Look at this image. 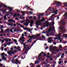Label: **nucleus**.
I'll return each instance as SVG.
<instances>
[{"label":"nucleus","mask_w":67,"mask_h":67,"mask_svg":"<svg viewBox=\"0 0 67 67\" xmlns=\"http://www.w3.org/2000/svg\"><path fill=\"white\" fill-rule=\"evenodd\" d=\"M53 44H52L51 46H50V47L49 48V49L50 51H51V52H52V51H53V49H52L51 48H53Z\"/></svg>","instance_id":"9b49d317"},{"label":"nucleus","mask_w":67,"mask_h":67,"mask_svg":"<svg viewBox=\"0 0 67 67\" xmlns=\"http://www.w3.org/2000/svg\"><path fill=\"white\" fill-rule=\"evenodd\" d=\"M49 64H48L46 66V67H49Z\"/></svg>","instance_id":"49530a36"},{"label":"nucleus","mask_w":67,"mask_h":67,"mask_svg":"<svg viewBox=\"0 0 67 67\" xmlns=\"http://www.w3.org/2000/svg\"><path fill=\"white\" fill-rule=\"evenodd\" d=\"M52 42H53V40H48V43H51Z\"/></svg>","instance_id":"aec40b11"},{"label":"nucleus","mask_w":67,"mask_h":67,"mask_svg":"<svg viewBox=\"0 0 67 67\" xmlns=\"http://www.w3.org/2000/svg\"><path fill=\"white\" fill-rule=\"evenodd\" d=\"M59 61L58 62V63L59 64H62V63H63V61Z\"/></svg>","instance_id":"393cba45"},{"label":"nucleus","mask_w":67,"mask_h":67,"mask_svg":"<svg viewBox=\"0 0 67 67\" xmlns=\"http://www.w3.org/2000/svg\"><path fill=\"white\" fill-rule=\"evenodd\" d=\"M42 38H44V39H45V36H44L43 35H42Z\"/></svg>","instance_id":"09e8293b"},{"label":"nucleus","mask_w":67,"mask_h":67,"mask_svg":"<svg viewBox=\"0 0 67 67\" xmlns=\"http://www.w3.org/2000/svg\"><path fill=\"white\" fill-rule=\"evenodd\" d=\"M21 27L22 28H24V26H23V25H20L19 27Z\"/></svg>","instance_id":"ea45409f"},{"label":"nucleus","mask_w":67,"mask_h":67,"mask_svg":"<svg viewBox=\"0 0 67 67\" xmlns=\"http://www.w3.org/2000/svg\"><path fill=\"white\" fill-rule=\"evenodd\" d=\"M42 52L40 54H39L38 56V60L39 61L42 60V58H41V57H40V56H41L42 55Z\"/></svg>","instance_id":"20e7f679"},{"label":"nucleus","mask_w":67,"mask_h":67,"mask_svg":"<svg viewBox=\"0 0 67 67\" xmlns=\"http://www.w3.org/2000/svg\"><path fill=\"white\" fill-rule=\"evenodd\" d=\"M17 32H19V31H20V30H19V28L17 29Z\"/></svg>","instance_id":"e2e57ef3"},{"label":"nucleus","mask_w":67,"mask_h":67,"mask_svg":"<svg viewBox=\"0 0 67 67\" xmlns=\"http://www.w3.org/2000/svg\"><path fill=\"white\" fill-rule=\"evenodd\" d=\"M53 5H54V4H57L58 5H62V4L59 2L55 3V2H54V3H53Z\"/></svg>","instance_id":"f8f14e48"},{"label":"nucleus","mask_w":67,"mask_h":67,"mask_svg":"<svg viewBox=\"0 0 67 67\" xmlns=\"http://www.w3.org/2000/svg\"><path fill=\"white\" fill-rule=\"evenodd\" d=\"M14 27H15L16 26V24H14Z\"/></svg>","instance_id":"bf43d9fd"},{"label":"nucleus","mask_w":67,"mask_h":67,"mask_svg":"<svg viewBox=\"0 0 67 67\" xmlns=\"http://www.w3.org/2000/svg\"><path fill=\"white\" fill-rule=\"evenodd\" d=\"M59 61H61V60L62 61V62H63V60L62 59V58L59 59Z\"/></svg>","instance_id":"de8ad7c7"},{"label":"nucleus","mask_w":67,"mask_h":67,"mask_svg":"<svg viewBox=\"0 0 67 67\" xmlns=\"http://www.w3.org/2000/svg\"><path fill=\"white\" fill-rule=\"evenodd\" d=\"M34 35H32L31 36H29V37L30 38H34V39H35V38L34 37Z\"/></svg>","instance_id":"b1692460"},{"label":"nucleus","mask_w":67,"mask_h":67,"mask_svg":"<svg viewBox=\"0 0 67 67\" xmlns=\"http://www.w3.org/2000/svg\"><path fill=\"white\" fill-rule=\"evenodd\" d=\"M16 24L18 25H21V24H19L18 23H16Z\"/></svg>","instance_id":"603ef678"},{"label":"nucleus","mask_w":67,"mask_h":67,"mask_svg":"<svg viewBox=\"0 0 67 67\" xmlns=\"http://www.w3.org/2000/svg\"><path fill=\"white\" fill-rule=\"evenodd\" d=\"M30 66H32L31 67H34V64H33L31 63L30 64Z\"/></svg>","instance_id":"4be33fe9"},{"label":"nucleus","mask_w":67,"mask_h":67,"mask_svg":"<svg viewBox=\"0 0 67 67\" xmlns=\"http://www.w3.org/2000/svg\"><path fill=\"white\" fill-rule=\"evenodd\" d=\"M8 21L9 22H13L14 23H15V21L12 19L8 20Z\"/></svg>","instance_id":"9d476101"},{"label":"nucleus","mask_w":67,"mask_h":67,"mask_svg":"<svg viewBox=\"0 0 67 67\" xmlns=\"http://www.w3.org/2000/svg\"><path fill=\"white\" fill-rule=\"evenodd\" d=\"M53 9H54L52 8H48V9L46 11V14L44 16L47 15V16L48 15H50L51 13L48 14V13H47V12H48V11H52V10H53Z\"/></svg>","instance_id":"f03ea898"},{"label":"nucleus","mask_w":67,"mask_h":67,"mask_svg":"<svg viewBox=\"0 0 67 67\" xmlns=\"http://www.w3.org/2000/svg\"><path fill=\"white\" fill-rule=\"evenodd\" d=\"M38 63H40V62L36 60V61L35 62V64H38Z\"/></svg>","instance_id":"5701e85b"},{"label":"nucleus","mask_w":67,"mask_h":67,"mask_svg":"<svg viewBox=\"0 0 67 67\" xmlns=\"http://www.w3.org/2000/svg\"><path fill=\"white\" fill-rule=\"evenodd\" d=\"M65 5V7H67V2H65L63 3Z\"/></svg>","instance_id":"cd10ccee"},{"label":"nucleus","mask_w":67,"mask_h":67,"mask_svg":"<svg viewBox=\"0 0 67 67\" xmlns=\"http://www.w3.org/2000/svg\"><path fill=\"white\" fill-rule=\"evenodd\" d=\"M8 8H9V11H12L13 9L12 8L8 7Z\"/></svg>","instance_id":"2eb2a0df"},{"label":"nucleus","mask_w":67,"mask_h":67,"mask_svg":"<svg viewBox=\"0 0 67 67\" xmlns=\"http://www.w3.org/2000/svg\"><path fill=\"white\" fill-rule=\"evenodd\" d=\"M7 45H8L9 46V45H10L11 44L10 43V42H8V43H7Z\"/></svg>","instance_id":"37998d69"},{"label":"nucleus","mask_w":67,"mask_h":67,"mask_svg":"<svg viewBox=\"0 0 67 67\" xmlns=\"http://www.w3.org/2000/svg\"><path fill=\"white\" fill-rule=\"evenodd\" d=\"M48 59H49V58H47L46 60L43 63V64H44V65H46V64H47L48 63Z\"/></svg>","instance_id":"6e6552de"},{"label":"nucleus","mask_w":67,"mask_h":67,"mask_svg":"<svg viewBox=\"0 0 67 67\" xmlns=\"http://www.w3.org/2000/svg\"><path fill=\"white\" fill-rule=\"evenodd\" d=\"M17 15H18V14L14 13V15L13 16V17H16L17 16Z\"/></svg>","instance_id":"a878e982"},{"label":"nucleus","mask_w":67,"mask_h":67,"mask_svg":"<svg viewBox=\"0 0 67 67\" xmlns=\"http://www.w3.org/2000/svg\"><path fill=\"white\" fill-rule=\"evenodd\" d=\"M60 30H62V32H64V30H63L64 29V27L60 28Z\"/></svg>","instance_id":"c85d7f7f"},{"label":"nucleus","mask_w":67,"mask_h":67,"mask_svg":"<svg viewBox=\"0 0 67 67\" xmlns=\"http://www.w3.org/2000/svg\"><path fill=\"white\" fill-rule=\"evenodd\" d=\"M52 67H55V64H54L52 65Z\"/></svg>","instance_id":"052dcab7"},{"label":"nucleus","mask_w":67,"mask_h":67,"mask_svg":"<svg viewBox=\"0 0 67 67\" xmlns=\"http://www.w3.org/2000/svg\"><path fill=\"white\" fill-rule=\"evenodd\" d=\"M29 23H31L30 22V21L29 20V21H28V22H26V23H24L23 24L24 25H25V26H28V25H29Z\"/></svg>","instance_id":"0eeeda50"},{"label":"nucleus","mask_w":67,"mask_h":67,"mask_svg":"<svg viewBox=\"0 0 67 67\" xmlns=\"http://www.w3.org/2000/svg\"><path fill=\"white\" fill-rule=\"evenodd\" d=\"M2 51H3V48H4V47H1Z\"/></svg>","instance_id":"4c0bfd02"},{"label":"nucleus","mask_w":67,"mask_h":67,"mask_svg":"<svg viewBox=\"0 0 67 67\" xmlns=\"http://www.w3.org/2000/svg\"><path fill=\"white\" fill-rule=\"evenodd\" d=\"M38 22L37 21H36L35 23L36 24V28H37V29H38L39 25H42V19L41 20H38Z\"/></svg>","instance_id":"f257e3e1"},{"label":"nucleus","mask_w":67,"mask_h":67,"mask_svg":"<svg viewBox=\"0 0 67 67\" xmlns=\"http://www.w3.org/2000/svg\"><path fill=\"white\" fill-rule=\"evenodd\" d=\"M43 24H46V23H47V24H46V26L47 27H48L49 26H50L51 25V24H49V22H48V21H46L44 23H43Z\"/></svg>","instance_id":"39448f33"},{"label":"nucleus","mask_w":67,"mask_h":67,"mask_svg":"<svg viewBox=\"0 0 67 67\" xmlns=\"http://www.w3.org/2000/svg\"><path fill=\"white\" fill-rule=\"evenodd\" d=\"M1 56H2V59L3 60H6V58L4 57V56H3V55H5V53H3L2 54L1 53Z\"/></svg>","instance_id":"423d86ee"},{"label":"nucleus","mask_w":67,"mask_h":67,"mask_svg":"<svg viewBox=\"0 0 67 67\" xmlns=\"http://www.w3.org/2000/svg\"><path fill=\"white\" fill-rule=\"evenodd\" d=\"M37 67H41V65H37Z\"/></svg>","instance_id":"338daca9"},{"label":"nucleus","mask_w":67,"mask_h":67,"mask_svg":"<svg viewBox=\"0 0 67 67\" xmlns=\"http://www.w3.org/2000/svg\"><path fill=\"white\" fill-rule=\"evenodd\" d=\"M24 30H29V28H24Z\"/></svg>","instance_id":"f704fd0d"},{"label":"nucleus","mask_w":67,"mask_h":67,"mask_svg":"<svg viewBox=\"0 0 67 67\" xmlns=\"http://www.w3.org/2000/svg\"><path fill=\"white\" fill-rule=\"evenodd\" d=\"M65 20H62V21H61V23L63 25V24H65Z\"/></svg>","instance_id":"f3484780"},{"label":"nucleus","mask_w":67,"mask_h":67,"mask_svg":"<svg viewBox=\"0 0 67 67\" xmlns=\"http://www.w3.org/2000/svg\"><path fill=\"white\" fill-rule=\"evenodd\" d=\"M62 36H63V37H65V38H66V37H67V34H63L62 35Z\"/></svg>","instance_id":"6ab92c4d"},{"label":"nucleus","mask_w":67,"mask_h":67,"mask_svg":"<svg viewBox=\"0 0 67 67\" xmlns=\"http://www.w3.org/2000/svg\"><path fill=\"white\" fill-rule=\"evenodd\" d=\"M40 40V41H42V37H40L38 39H36V41L34 40V42H36L37 41V40Z\"/></svg>","instance_id":"1a4fd4ad"},{"label":"nucleus","mask_w":67,"mask_h":67,"mask_svg":"<svg viewBox=\"0 0 67 67\" xmlns=\"http://www.w3.org/2000/svg\"><path fill=\"white\" fill-rule=\"evenodd\" d=\"M64 63H67V61L66 60H65L64 61Z\"/></svg>","instance_id":"774afa93"},{"label":"nucleus","mask_w":67,"mask_h":67,"mask_svg":"<svg viewBox=\"0 0 67 67\" xmlns=\"http://www.w3.org/2000/svg\"><path fill=\"white\" fill-rule=\"evenodd\" d=\"M59 47H60V48H62V46L61 45H60L59 46Z\"/></svg>","instance_id":"69168bd1"},{"label":"nucleus","mask_w":67,"mask_h":67,"mask_svg":"<svg viewBox=\"0 0 67 67\" xmlns=\"http://www.w3.org/2000/svg\"><path fill=\"white\" fill-rule=\"evenodd\" d=\"M56 46H53L52 47V49H53V51H54V50L56 49Z\"/></svg>","instance_id":"bb28decb"},{"label":"nucleus","mask_w":67,"mask_h":67,"mask_svg":"<svg viewBox=\"0 0 67 67\" xmlns=\"http://www.w3.org/2000/svg\"><path fill=\"white\" fill-rule=\"evenodd\" d=\"M51 29H49L47 31V33H49V32H51Z\"/></svg>","instance_id":"58836bf2"},{"label":"nucleus","mask_w":67,"mask_h":67,"mask_svg":"<svg viewBox=\"0 0 67 67\" xmlns=\"http://www.w3.org/2000/svg\"><path fill=\"white\" fill-rule=\"evenodd\" d=\"M20 17V18H21V19H24H24H25V18H25V17H22L21 18H21V17Z\"/></svg>","instance_id":"c03bdc74"},{"label":"nucleus","mask_w":67,"mask_h":67,"mask_svg":"<svg viewBox=\"0 0 67 67\" xmlns=\"http://www.w3.org/2000/svg\"><path fill=\"white\" fill-rule=\"evenodd\" d=\"M4 50L5 51H7V48H5Z\"/></svg>","instance_id":"680f3d73"},{"label":"nucleus","mask_w":67,"mask_h":67,"mask_svg":"<svg viewBox=\"0 0 67 67\" xmlns=\"http://www.w3.org/2000/svg\"><path fill=\"white\" fill-rule=\"evenodd\" d=\"M42 55L43 56H47V54L46 53H43Z\"/></svg>","instance_id":"2f4dec72"},{"label":"nucleus","mask_w":67,"mask_h":67,"mask_svg":"<svg viewBox=\"0 0 67 67\" xmlns=\"http://www.w3.org/2000/svg\"><path fill=\"white\" fill-rule=\"evenodd\" d=\"M29 44H28L26 46H24V48H23V49H26V48L27 46H28V47H29Z\"/></svg>","instance_id":"a211bd4d"},{"label":"nucleus","mask_w":67,"mask_h":67,"mask_svg":"<svg viewBox=\"0 0 67 67\" xmlns=\"http://www.w3.org/2000/svg\"><path fill=\"white\" fill-rule=\"evenodd\" d=\"M10 32H12V33H13V31L12 29L10 30Z\"/></svg>","instance_id":"864d4df0"},{"label":"nucleus","mask_w":67,"mask_h":67,"mask_svg":"<svg viewBox=\"0 0 67 67\" xmlns=\"http://www.w3.org/2000/svg\"><path fill=\"white\" fill-rule=\"evenodd\" d=\"M4 42V41L3 40H2V41L1 43H3V42Z\"/></svg>","instance_id":"4d7b16f0"},{"label":"nucleus","mask_w":67,"mask_h":67,"mask_svg":"<svg viewBox=\"0 0 67 67\" xmlns=\"http://www.w3.org/2000/svg\"><path fill=\"white\" fill-rule=\"evenodd\" d=\"M25 38L24 37H21L19 39L20 41H21L22 40H24Z\"/></svg>","instance_id":"dca6fc26"},{"label":"nucleus","mask_w":67,"mask_h":67,"mask_svg":"<svg viewBox=\"0 0 67 67\" xmlns=\"http://www.w3.org/2000/svg\"><path fill=\"white\" fill-rule=\"evenodd\" d=\"M12 51H13V50H10L9 51H8L7 52L8 54L9 55H12V54H14V52H12Z\"/></svg>","instance_id":"7ed1b4c3"},{"label":"nucleus","mask_w":67,"mask_h":67,"mask_svg":"<svg viewBox=\"0 0 67 67\" xmlns=\"http://www.w3.org/2000/svg\"><path fill=\"white\" fill-rule=\"evenodd\" d=\"M57 39L58 40H60L61 39V37H59L58 38H57Z\"/></svg>","instance_id":"3c124183"},{"label":"nucleus","mask_w":67,"mask_h":67,"mask_svg":"<svg viewBox=\"0 0 67 67\" xmlns=\"http://www.w3.org/2000/svg\"><path fill=\"white\" fill-rule=\"evenodd\" d=\"M41 15H42V13H41V14L40 13L39 14V15H38L37 16H38V19H40L41 18Z\"/></svg>","instance_id":"ddd939ff"},{"label":"nucleus","mask_w":67,"mask_h":67,"mask_svg":"<svg viewBox=\"0 0 67 67\" xmlns=\"http://www.w3.org/2000/svg\"><path fill=\"white\" fill-rule=\"evenodd\" d=\"M59 54H59L57 56V57H59V56H60V55H61V53H59Z\"/></svg>","instance_id":"473e14b6"},{"label":"nucleus","mask_w":67,"mask_h":67,"mask_svg":"<svg viewBox=\"0 0 67 67\" xmlns=\"http://www.w3.org/2000/svg\"><path fill=\"white\" fill-rule=\"evenodd\" d=\"M52 39V37H49L48 38V40H51Z\"/></svg>","instance_id":"8fccbe9b"},{"label":"nucleus","mask_w":67,"mask_h":67,"mask_svg":"<svg viewBox=\"0 0 67 67\" xmlns=\"http://www.w3.org/2000/svg\"><path fill=\"white\" fill-rule=\"evenodd\" d=\"M41 34H38L37 35L35 36V37H36V38H38V36H41Z\"/></svg>","instance_id":"4468645a"},{"label":"nucleus","mask_w":67,"mask_h":67,"mask_svg":"<svg viewBox=\"0 0 67 67\" xmlns=\"http://www.w3.org/2000/svg\"><path fill=\"white\" fill-rule=\"evenodd\" d=\"M30 26L31 27H32L33 26V23H32L31 22L30 23Z\"/></svg>","instance_id":"c756f323"},{"label":"nucleus","mask_w":67,"mask_h":67,"mask_svg":"<svg viewBox=\"0 0 67 67\" xmlns=\"http://www.w3.org/2000/svg\"><path fill=\"white\" fill-rule=\"evenodd\" d=\"M34 19L35 20H36V16H34Z\"/></svg>","instance_id":"a19ab883"},{"label":"nucleus","mask_w":67,"mask_h":67,"mask_svg":"<svg viewBox=\"0 0 67 67\" xmlns=\"http://www.w3.org/2000/svg\"><path fill=\"white\" fill-rule=\"evenodd\" d=\"M29 48H30V47H27L26 48V51H28V50H27V49H29Z\"/></svg>","instance_id":"a18cd8bd"},{"label":"nucleus","mask_w":67,"mask_h":67,"mask_svg":"<svg viewBox=\"0 0 67 67\" xmlns=\"http://www.w3.org/2000/svg\"><path fill=\"white\" fill-rule=\"evenodd\" d=\"M0 15L1 16H2L1 18H2V19H3V15H1V14Z\"/></svg>","instance_id":"e433bc0d"},{"label":"nucleus","mask_w":67,"mask_h":67,"mask_svg":"<svg viewBox=\"0 0 67 67\" xmlns=\"http://www.w3.org/2000/svg\"><path fill=\"white\" fill-rule=\"evenodd\" d=\"M48 48V46H47V47L45 48V49H47Z\"/></svg>","instance_id":"13d9d810"},{"label":"nucleus","mask_w":67,"mask_h":67,"mask_svg":"<svg viewBox=\"0 0 67 67\" xmlns=\"http://www.w3.org/2000/svg\"><path fill=\"white\" fill-rule=\"evenodd\" d=\"M57 36H61V35H60V34H59L58 35H56Z\"/></svg>","instance_id":"79ce46f5"},{"label":"nucleus","mask_w":67,"mask_h":67,"mask_svg":"<svg viewBox=\"0 0 67 67\" xmlns=\"http://www.w3.org/2000/svg\"><path fill=\"white\" fill-rule=\"evenodd\" d=\"M46 21V19H44V17H42V22H44V21Z\"/></svg>","instance_id":"412c9836"},{"label":"nucleus","mask_w":67,"mask_h":67,"mask_svg":"<svg viewBox=\"0 0 67 67\" xmlns=\"http://www.w3.org/2000/svg\"><path fill=\"white\" fill-rule=\"evenodd\" d=\"M4 4V8H8V7L7 6V5H5V4Z\"/></svg>","instance_id":"7c9ffc66"},{"label":"nucleus","mask_w":67,"mask_h":67,"mask_svg":"<svg viewBox=\"0 0 67 67\" xmlns=\"http://www.w3.org/2000/svg\"><path fill=\"white\" fill-rule=\"evenodd\" d=\"M0 26H1V30H2V28H4V27H3V26L2 25H1Z\"/></svg>","instance_id":"72a5a7b5"},{"label":"nucleus","mask_w":67,"mask_h":67,"mask_svg":"<svg viewBox=\"0 0 67 67\" xmlns=\"http://www.w3.org/2000/svg\"><path fill=\"white\" fill-rule=\"evenodd\" d=\"M14 42H15V43H17V41L15 39H14L13 40Z\"/></svg>","instance_id":"c9c22d12"},{"label":"nucleus","mask_w":67,"mask_h":67,"mask_svg":"<svg viewBox=\"0 0 67 67\" xmlns=\"http://www.w3.org/2000/svg\"><path fill=\"white\" fill-rule=\"evenodd\" d=\"M3 32H4V30H3V29H2L1 30V32L2 33H3Z\"/></svg>","instance_id":"5fc2aeb1"},{"label":"nucleus","mask_w":67,"mask_h":67,"mask_svg":"<svg viewBox=\"0 0 67 67\" xmlns=\"http://www.w3.org/2000/svg\"><path fill=\"white\" fill-rule=\"evenodd\" d=\"M25 8H30V7H29L27 5H26L25 6Z\"/></svg>","instance_id":"6e6d98bb"},{"label":"nucleus","mask_w":67,"mask_h":67,"mask_svg":"<svg viewBox=\"0 0 67 67\" xmlns=\"http://www.w3.org/2000/svg\"><path fill=\"white\" fill-rule=\"evenodd\" d=\"M16 64H19V62H15Z\"/></svg>","instance_id":"0e129e2a"}]
</instances>
